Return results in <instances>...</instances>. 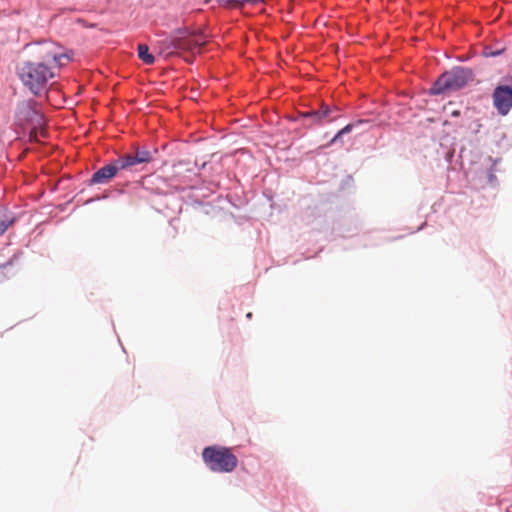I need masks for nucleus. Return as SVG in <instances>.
<instances>
[{
	"instance_id": "obj_1",
	"label": "nucleus",
	"mask_w": 512,
	"mask_h": 512,
	"mask_svg": "<svg viewBox=\"0 0 512 512\" xmlns=\"http://www.w3.org/2000/svg\"><path fill=\"white\" fill-rule=\"evenodd\" d=\"M17 73L22 83L36 96L46 90L48 81L55 76L50 66L36 61L23 62Z\"/></svg>"
},
{
	"instance_id": "obj_2",
	"label": "nucleus",
	"mask_w": 512,
	"mask_h": 512,
	"mask_svg": "<svg viewBox=\"0 0 512 512\" xmlns=\"http://www.w3.org/2000/svg\"><path fill=\"white\" fill-rule=\"evenodd\" d=\"M32 55L36 62L54 68H60L71 60V55L57 43L45 41L32 47Z\"/></svg>"
},
{
	"instance_id": "obj_3",
	"label": "nucleus",
	"mask_w": 512,
	"mask_h": 512,
	"mask_svg": "<svg viewBox=\"0 0 512 512\" xmlns=\"http://www.w3.org/2000/svg\"><path fill=\"white\" fill-rule=\"evenodd\" d=\"M202 458L211 471L218 473H230L238 465V459L231 450L221 446L204 448Z\"/></svg>"
},
{
	"instance_id": "obj_4",
	"label": "nucleus",
	"mask_w": 512,
	"mask_h": 512,
	"mask_svg": "<svg viewBox=\"0 0 512 512\" xmlns=\"http://www.w3.org/2000/svg\"><path fill=\"white\" fill-rule=\"evenodd\" d=\"M473 79V73L470 69L455 67L450 71L443 73L434 85L431 87V93L441 94L446 90H458L463 88Z\"/></svg>"
},
{
	"instance_id": "obj_5",
	"label": "nucleus",
	"mask_w": 512,
	"mask_h": 512,
	"mask_svg": "<svg viewBox=\"0 0 512 512\" xmlns=\"http://www.w3.org/2000/svg\"><path fill=\"white\" fill-rule=\"evenodd\" d=\"M175 31L181 44L179 47L181 54L184 52L195 53L196 51H200L208 41V35L202 30L184 28Z\"/></svg>"
},
{
	"instance_id": "obj_6",
	"label": "nucleus",
	"mask_w": 512,
	"mask_h": 512,
	"mask_svg": "<svg viewBox=\"0 0 512 512\" xmlns=\"http://www.w3.org/2000/svg\"><path fill=\"white\" fill-rule=\"evenodd\" d=\"M301 116L310 119V125H319L339 119L340 109L337 106H329L322 103L319 109L301 113Z\"/></svg>"
},
{
	"instance_id": "obj_7",
	"label": "nucleus",
	"mask_w": 512,
	"mask_h": 512,
	"mask_svg": "<svg viewBox=\"0 0 512 512\" xmlns=\"http://www.w3.org/2000/svg\"><path fill=\"white\" fill-rule=\"evenodd\" d=\"M493 104L498 113L505 116L512 109V87L499 85L494 89Z\"/></svg>"
},
{
	"instance_id": "obj_8",
	"label": "nucleus",
	"mask_w": 512,
	"mask_h": 512,
	"mask_svg": "<svg viewBox=\"0 0 512 512\" xmlns=\"http://www.w3.org/2000/svg\"><path fill=\"white\" fill-rule=\"evenodd\" d=\"M18 117L21 121L41 125L44 122L43 114L34 101H24L18 105Z\"/></svg>"
},
{
	"instance_id": "obj_9",
	"label": "nucleus",
	"mask_w": 512,
	"mask_h": 512,
	"mask_svg": "<svg viewBox=\"0 0 512 512\" xmlns=\"http://www.w3.org/2000/svg\"><path fill=\"white\" fill-rule=\"evenodd\" d=\"M121 158H117L113 162L103 166L99 170H97L92 178L91 183L93 184H103L107 183L109 180H111L114 176L117 175V173L121 170H126L125 167H122L120 165Z\"/></svg>"
},
{
	"instance_id": "obj_10",
	"label": "nucleus",
	"mask_w": 512,
	"mask_h": 512,
	"mask_svg": "<svg viewBox=\"0 0 512 512\" xmlns=\"http://www.w3.org/2000/svg\"><path fill=\"white\" fill-rule=\"evenodd\" d=\"M122 167L126 170L131 169L135 165L149 163L153 160V155L146 149H136L134 154H126L120 157Z\"/></svg>"
},
{
	"instance_id": "obj_11",
	"label": "nucleus",
	"mask_w": 512,
	"mask_h": 512,
	"mask_svg": "<svg viewBox=\"0 0 512 512\" xmlns=\"http://www.w3.org/2000/svg\"><path fill=\"white\" fill-rule=\"evenodd\" d=\"M181 46L176 31L158 42L159 53L165 57L181 55L179 47Z\"/></svg>"
},
{
	"instance_id": "obj_12",
	"label": "nucleus",
	"mask_w": 512,
	"mask_h": 512,
	"mask_svg": "<svg viewBox=\"0 0 512 512\" xmlns=\"http://www.w3.org/2000/svg\"><path fill=\"white\" fill-rule=\"evenodd\" d=\"M15 216L7 209H0V236L5 233L9 226L15 222Z\"/></svg>"
},
{
	"instance_id": "obj_13",
	"label": "nucleus",
	"mask_w": 512,
	"mask_h": 512,
	"mask_svg": "<svg viewBox=\"0 0 512 512\" xmlns=\"http://www.w3.org/2000/svg\"><path fill=\"white\" fill-rule=\"evenodd\" d=\"M138 57L148 65H151L154 63L155 58L152 54L149 53V47L146 44H139L138 45Z\"/></svg>"
},
{
	"instance_id": "obj_14",
	"label": "nucleus",
	"mask_w": 512,
	"mask_h": 512,
	"mask_svg": "<svg viewBox=\"0 0 512 512\" xmlns=\"http://www.w3.org/2000/svg\"><path fill=\"white\" fill-rule=\"evenodd\" d=\"M354 127V124H348L341 130H339L336 135L330 141L331 144L336 143L344 134L350 133Z\"/></svg>"
},
{
	"instance_id": "obj_15",
	"label": "nucleus",
	"mask_w": 512,
	"mask_h": 512,
	"mask_svg": "<svg viewBox=\"0 0 512 512\" xmlns=\"http://www.w3.org/2000/svg\"><path fill=\"white\" fill-rule=\"evenodd\" d=\"M33 125H34V128L31 131V135H30L31 137L38 139V136H40V137L47 136V131L42 127V124L41 125L33 124Z\"/></svg>"
},
{
	"instance_id": "obj_16",
	"label": "nucleus",
	"mask_w": 512,
	"mask_h": 512,
	"mask_svg": "<svg viewBox=\"0 0 512 512\" xmlns=\"http://www.w3.org/2000/svg\"><path fill=\"white\" fill-rule=\"evenodd\" d=\"M501 53V50H492L491 48H485L484 50V55L485 56H488V57H493V56H497Z\"/></svg>"
},
{
	"instance_id": "obj_17",
	"label": "nucleus",
	"mask_w": 512,
	"mask_h": 512,
	"mask_svg": "<svg viewBox=\"0 0 512 512\" xmlns=\"http://www.w3.org/2000/svg\"><path fill=\"white\" fill-rule=\"evenodd\" d=\"M459 114H460V112H459V111H453V112H452V115H453V116H459Z\"/></svg>"
},
{
	"instance_id": "obj_18",
	"label": "nucleus",
	"mask_w": 512,
	"mask_h": 512,
	"mask_svg": "<svg viewBox=\"0 0 512 512\" xmlns=\"http://www.w3.org/2000/svg\"><path fill=\"white\" fill-rule=\"evenodd\" d=\"M251 317H252V313H248L247 318H251Z\"/></svg>"
}]
</instances>
